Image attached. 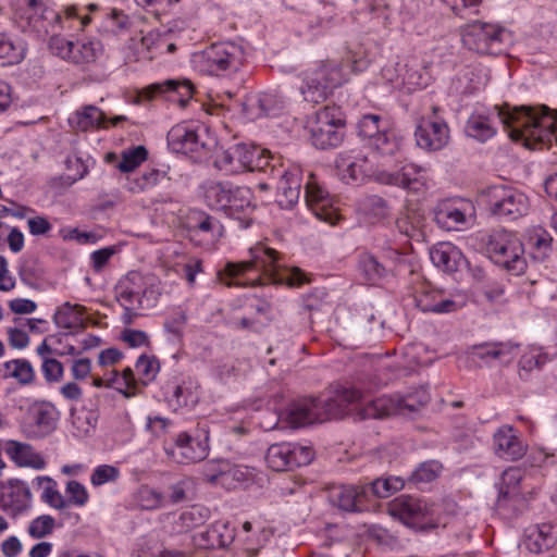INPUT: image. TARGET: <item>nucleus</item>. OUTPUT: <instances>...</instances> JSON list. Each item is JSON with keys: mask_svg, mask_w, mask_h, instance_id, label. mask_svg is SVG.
<instances>
[{"mask_svg": "<svg viewBox=\"0 0 557 557\" xmlns=\"http://www.w3.org/2000/svg\"><path fill=\"white\" fill-rule=\"evenodd\" d=\"M411 396L383 395L375 399H367L355 387L342 388L335 396L321 400L318 398H301L293 401L284 412V421L293 429L329 419H339L349 410L359 409L361 419H381L392 414H403L405 411H416L418 406L411 401Z\"/></svg>", "mask_w": 557, "mask_h": 557, "instance_id": "obj_1", "label": "nucleus"}, {"mask_svg": "<svg viewBox=\"0 0 557 557\" xmlns=\"http://www.w3.org/2000/svg\"><path fill=\"white\" fill-rule=\"evenodd\" d=\"M250 259L240 262H227L216 273V280L226 287H255L269 283L300 287L310 280L297 267H282L276 250L261 244L249 249Z\"/></svg>", "mask_w": 557, "mask_h": 557, "instance_id": "obj_2", "label": "nucleus"}, {"mask_svg": "<svg viewBox=\"0 0 557 557\" xmlns=\"http://www.w3.org/2000/svg\"><path fill=\"white\" fill-rule=\"evenodd\" d=\"M11 5L16 27L37 38L73 29L75 22L83 29L91 22L90 15H83L76 5L65 7L62 13L50 8L44 0H12Z\"/></svg>", "mask_w": 557, "mask_h": 557, "instance_id": "obj_3", "label": "nucleus"}, {"mask_svg": "<svg viewBox=\"0 0 557 557\" xmlns=\"http://www.w3.org/2000/svg\"><path fill=\"white\" fill-rule=\"evenodd\" d=\"M246 60L242 45L234 41L212 44L191 57L193 67L203 75L224 76L238 72Z\"/></svg>", "mask_w": 557, "mask_h": 557, "instance_id": "obj_4", "label": "nucleus"}, {"mask_svg": "<svg viewBox=\"0 0 557 557\" xmlns=\"http://www.w3.org/2000/svg\"><path fill=\"white\" fill-rule=\"evenodd\" d=\"M344 113L336 106H326L308 117L306 129L320 149L335 148L344 139Z\"/></svg>", "mask_w": 557, "mask_h": 557, "instance_id": "obj_5", "label": "nucleus"}, {"mask_svg": "<svg viewBox=\"0 0 557 557\" xmlns=\"http://www.w3.org/2000/svg\"><path fill=\"white\" fill-rule=\"evenodd\" d=\"M461 36L463 46L480 54H500L511 40L504 27L479 21L467 24Z\"/></svg>", "mask_w": 557, "mask_h": 557, "instance_id": "obj_6", "label": "nucleus"}, {"mask_svg": "<svg viewBox=\"0 0 557 557\" xmlns=\"http://www.w3.org/2000/svg\"><path fill=\"white\" fill-rule=\"evenodd\" d=\"M345 82L343 69L337 62H326L304 74L301 95L307 102L324 101L333 88Z\"/></svg>", "mask_w": 557, "mask_h": 557, "instance_id": "obj_7", "label": "nucleus"}, {"mask_svg": "<svg viewBox=\"0 0 557 557\" xmlns=\"http://www.w3.org/2000/svg\"><path fill=\"white\" fill-rule=\"evenodd\" d=\"M490 258L515 275H520L527 268L523 244L510 232L500 231L491 236L487 244Z\"/></svg>", "mask_w": 557, "mask_h": 557, "instance_id": "obj_8", "label": "nucleus"}, {"mask_svg": "<svg viewBox=\"0 0 557 557\" xmlns=\"http://www.w3.org/2000/svg\"><path fill=\"white\" fill-rule=\"evenodd\" d=\"M388 511L405 525L416 530L433 529L436 525L433 505L410 495L395 498L389 504Z\"/></svg>", "mask_w": 557, "mask_h": 557, "instance_id": "obj_9", "label": "nucleus"}, {"mask_svg": "<svg viewBox=\"0 0 557 557\" xmlns=\"http://www.w3.org/2000/svg\"><path fill=\"white\" fill-rule=\"evenodd\" d=\"M486 205L493 214L508 220H517L529 210L528 197L517 188L505 185H495L486 190Z\"/></svg>", "mask_w": 557, "mask_h": 557, "instance_id": "obj_10", "label": "nucleus"}, {"mask_svg": "<svg viewBox=\"0 0 557 557\" xmlns=\"http://www.w3.org/2000/svg\"><path fill=\"white\" fill-rule=\"evenodd\" d=\"M261 150L246 144H236L219 151L214 157V166L225 174L255 171L260 166Z\"/></svg>", "mask_w": 557, "mask_h": 557, "instance_id": "obj_11", "label": "nucleus"}, {"mask_svg": "<svg viewBox=\"0 0 557 557\" xmlns=\"http://www.w3.org/2000/svg\"><path fill=\"white\" fill-rule=\"evenodd\" d=\"M312 459L311 448L287 442L271 445L265 454V461L274 471H288L307 466Z\"/></svg>", "mask_w": 557, "mask_h": 557, "instance_id": "obj_12", "label": "nucleus"}, {"mask_svg": "<svg viewBox=\"0 0 557 557\" xmlns=\"http://www.w3.org/2000/svg\"><path fill=\"white\" fill-rule=\"evenodd\" d=\"M437 108H433L430 115L418 120L414 137L417 145L426 151H438L449 141V127L447 123L436 114Z\"/></svg>", "mask_w": 557, "mask_h": 557, "instance_id": "obj_13", "label": "nucleus"}, {"mask_svg": "<svg viewBox=\"0 0 557 557\" xmlns=\"http://www.w3.org/2000/svg\"><path fill=\"white\" fill-rule=\"evenodd\" d=\"M416 306L425 313H450L461 309L465 297L460 294L446 293L431 285L422 286L414 296Z\"/></svg>", "mask_w": 557, "mask_h": 557, "instance_id": "obj_14", "label": "nucleus"}, {"mask_svg": "<svg viewBox=\"0 0 557 557\" xmlns=\"http://www.w3.org/2000/svg\"><path fill=\"white\" fill-rule=\"evenodd\" d=\"M208 433L202 431L193 436L186 432L180 433L174 444L165 447L166 455L177 463H191L203 460L209 453Z\"/></svg>", "mask_w": 557, "mask_h": 557, "instance_id": "obj_15", "label": "nucleus"}, {"mask_svg": "<svg viewBox=\"0 0 557 557\" xmlns=\"http://www.w3.org/2000/svg\"><path fill=\"white\" fill-rule=\"evenodd\" d=\"M492 449L502 460L517 461L527 454L528 444L519 430L510 424H503L492 436Z\"/></svg>", "mask_w": 557, "mask_h": 557, "instance_id": "obj_16", "label": "nucleus"}, {"mask_svg": "<svg viewBox=\"0 0 557 557\" xmlns=\"http://www.w3.org/2000/svg\"><path fill=\"white\" fill-rule=\"evenodd\" d=\"M388 124L377 114H366L358 122L359 136L369 139V145L382 154L393 153L396 141L387 133Z\"/></svg>", "mask_w": 557, "mask_h": 557, "instance_id": "obj_17", "label": "nucleus"}, {"mask_svg": "<svg viewBox=\"0 0 557 557\" xmlns=\"http://www.w3.org/2000/svg\"><path fill=\"white\" fill-rule=\"evenodd\" d=\"M203 475L208 482L232 490L237 484L249 480L252 476V470L228 461L210 462L206 465Z\"/></svg>", "mask_w": 557, "mask_h": 557, "instance_id": "obj_18", "label": "nucleus"}, {"mask_svg": "<svg viewBox=\"0 0 557 557\" xmlns=\"http://www.w3.org/2000/svg\"><path fill=\"white\" fill-rule=\"evenodd\" d=\"M159 95H166L170 101H176L182 107L193 98L194 86L189 79H166L145 87L139 96L151 100Z\"/></svg>", "mask_w": 557, "mask_h": 557, "instance_id": "obj_19", "label": "nucleus"}, {"mask_svg": "<svg viewBox=\"0 0 557 557\" xmlns=\"http://www.w3.org/2000/svg\"><path fill=\"white\" fill-rule=\"evenodd\" d=\"M305 201L307 207L313 212V214L329 223H334L336 219V209L334 208V199L321 187L312 177L305 185Z\"/></svg>", "mask_w": 557, "mask_h": 557, "instance_id": "obj_20", "label": "nucleus"}, {"mask_svg": "<svg viewBox=\"0 0 557 557\" xmlns=\"http://www.w3.org/2000/svg\"><path fill=\"white\" fill-rule=\"evenodd\" d=\"M471 205L465 200H443L434 209V221L446 231H458L466 225Z\"/></svg>", "mask_w": 557, "mask_h": 557, "instance_id": "obj_21", "label": "nucleus"}, {"mask_svg": "<svg viewBox=\"0 0 557 557\" xmlns=\"http://www.w3.org/2000/svg\"><path fill=\"white\" fill-rule=\"evenodd\" d=\"M423 178L424 170L413 163H405L396 171L382 170L376 174V180L382 184L400 186L416 191L424 185Z\"/></svg>", "mask_w": 557, "mask_h": 557, "instance_id": "obj_22", "label": "nucleus"}, {"mask_svg": "<svg viewBox=\"0 0 557 557\" xmlns=\"http://www.w3.org/2000/svg\"><path fill=\"white\" fill-rule=\"evenodd\" d=\"M168 145L172 151L190 154L194 159L205 150V143L200 140L197 132L186 124H177L169 131Z\"/></svg>", "mask_w": 557, "mask_h": 557, "instance_id": "obj_23", "label": "nucleus"}, {"mask_svg": "<svg viewBox=\"0 0 557 557\" xmlns=\"http://www.w3.org/2000/svg\"><path fill=\"white\" fill-rule=\"evenodd\" d=\"M338 174L346 183L361 182L366 177L377 173L373 170V162L361 153H342L336 160Z\"/></svg>", "mask_w": 557, "mask_h": 557, "instance_id": "obj_24", "label": "nucleus"}, {"mask_svg": "<svg viewBox=\"0 0 557 557\" xmlns=\"http://www.w3.org/2000/svg\"><path fill=\"white\" fill-rule=\"evenodd\" d=\"M367 490L358 485H332L327 497L332 506L343 511L355 512L362 510Z\"/></svg>", "mask_w": 557, "mask_h": 557, "instance_id": "obj_25", "label": "nucleus"}, {"mask_svg": "<svg viewBox=\"0 0 557 557\" xmlns=\"http://www.w3.org/2000/svg\"><path fill=\"white\" fill-rule=\"evenodd\" d=\"M245 106L253 117L275 116L285 108V99L276 90L256 92L247 97Z\"/></svg>", "mask_w": 557, "mask_h": 557, "instance_id": "obj_26", "label": "nucleus"}, {"mask_svg": "<svg viewBox=\"0 0 557 557\" xmlns=\"http://www.w3.org/2000/svg\"><path fill=\"white\" fill-rule=\"evenodd\" d=\"M3 449L10 460L18 468L42 470L47 466L45 457L28 443L8 440L4 442Z\"/></svg>", "mask_w": 557, "mask_h": 557, "instance_id": "obj_27", "label": "nucleus"}, {"mask_svg": "<svg viewBox=\"0 0 557 557\" xmlns=\"http://www.w3.org/2000/svg\"><path fill=\"white\" fill-rule=\"evenodd\" d=\"M198 547L203 549L223 548L233 543L234 528L227 521L219 520L195 535Z\"/></svg>", "mask_w": 557, "mask_h": 557, "instance_id": "obj_28", "label": "nucleus"}, {"mask_svg": "<svg viewBox=\"0 0 557 557\" xmlns=\"http://www.w3.org/2000/svg\"><path fill=\"white\" fill-rule=\"evenodd\" d=\"M251 191L247 187L235 186L234 193L231 195L230 203L223 212L238 221V225L242 228H247L251 224V219L248 216L253 211L251 205Z\"/></svg>", "mask_w": 557, "mask_h": 557, "instance_id": "obj_29", "label": "nucleus"}, {"mask_svg": "<svg viewBox=\"0 0 557 557\" xmlns=\"http://www.w3.org/2000/svg\"><path fill=\"white\" fill-rule=\"evenodd\" d=\"M301 172L299 169L286 171L276 186V202L283 209L295 206L300 197Z\"/></svg>", "mask_w": 557, "mask_h": 557, "instance_id": "obj_30", "label": "nucleus"}, {"mask_svg": "<svg viewBox=\"0 0 557 557\" xmlns=\"http://www.w3.org/2000/svg\"><path fill=\"white\" fill-rule=\"evenodd\" d=\"M432 263L444 272H456L466 262L461 250L450 243H438L430 249Z\"/></svg>", "mask_w": 557, "mask_h": 557, "instance_id": "obj_31", "label": "nucleus"}, {"mask_svg": "<svg viewBox=\"0 0 557 557\" xmlns=\"http://www.w3.org/2000/svg\"><path fill=\"white\" fill-rule=\"evenodd\" d=\"M140 286H143V275L138 272L128 273L115 287L117 302L123 308H141Z\"/></svg>", "mask_w": 557, "mask_h": 557, "instance_id": "obj_32", "label": "nucleus"}, {"mask_svg": "<svg viewBox=\"0 0 557 557\" xmlns=\"http://www.w3.org/2000/svg\"><path fill=\"white\" fill-rule=\"evenodd\" d=\"M522 480V470L518 467H509L503 472L497 507L506 508L510 503L521 500L519 484Z\"/></svg>", "mask_w": 557, "mask_h": 557, "instance_id": "obj_33", "label": "nucleus"}, {"mask_svg": "<svg viewBox=\"0 0 557 557\" xmlns=\"http://www.w3.org/2000/svg\"><path fill=\"white\" fill-rule=\"evenodd\" d=\"M527 245L535 261L546 260L553 250V237L542 226H532L527 231Z\"/></svg>", "mask_w": 557, "mask_h": 557, "instance_id": "obj_34", "label": "nucleus"}, {"mask_svg": "<svg viewBox=\"0 0 557 557\" xmlns=\"http://www.w3.org/2000/svg\"><path fill=\"white\" fill-rule=\"evenodd\" d=\"M466 134L481 143L491 139L496 134V127L490 113L476 110L468 119Z\"/></svg>", "mask_w": 557, "mask_h": 557, "instance_id": "obj_35", "label": "nucleus"}, {"mask_svg": "<svg viewBox=\"0 0 557 557\" xmlns=\"http://www.w3.org/2000/svg\"><path fill=\"white\" fill-rule=\"evenodd\" d=\"M70 126L75 131L87 132L106 126L104 113L95 106H85L69 117Z\"/></svg>", "mask_w": 557, "mask_h": 557, "instance_id": "obj_36", "label": "nucleus"}, {"mask_svg": "<svg viewBox=\"0 0 557 557\" xmlns=\"http://www.w3.org/2000/svg\"><path fill=\"white\" fill-rule=\"evenodd\" d=\"M0 376L3 380L13 379L20 385L27 386L34 383L36 373L26 359H12L0 363Z\"/></svg>", "mask_w": 557, "mask_h": 557, "instance_id": "obj_37", "label": "nucleus"}, {"mask_svg": "<svg viewBox=\"0 0 557 557\" xmlns=\"http://www.w3.org/2000/svg\"><path fill=\"white\" fill-rule=\"evenodd\" d=\"M55 429V419L50 409L40 408L33 417V422L22 424L23 434L30 440L40 438Z\"/></svg>", "mask_w": 557, "mask_h": 557, "instance_id": "obj_38", "label": "nucleus"}, {"mask_svg": "<svg viewBox=\"0 0 557 557\" xmlns=\"http://www.w3.org/2000/svg\"><path fill=\"white\" fill-rule=\"evenodd\" d=\"M234 188L235 185L230 182H207L203 185L205 200L211 209L223 211L230 203Z\"/></svg>", "mask_w": 557, "mask_h": 557, "instance_id": "obj_39", "label": "nucleus"}, {"mask_svg": "<svg viewBox=\"0 0 557 557\" xmlns=\"http://www.w3.org/2000/svg\"><path fill=\"white\" fill-rule=\"evenodd\" d=\"M85 307L78 304L65 302L54 313L55 325L64 330H76L85 326Z\"/></svg>", "mask_w": 557, "mask_h": 557, "instance_id": "obj_40", "label": "nucleus"}, {"mask_svg": "<svg viewBox=\"0 0 557 557\" xmlns=\"http://www.w3.org/2000/svg\"><path fill=\"white\" fill-rule=\"evenodd\" d=\"M555 539L553 527L544 523L529 530L524 539V546L531 553L540 554L552 547Z\"/></svg>", "mask_w": 557, "mask_h": 557, "instance_id": "obj_41", "label": "nucleus"}, {"mask_svg": "<svg viewBox=\"0 0 557 557\" xmlns=\"http://www.w3.org/2000/svg\"><path fill=\"white\" fill-rule=\"evenodd\" d=\"M8 484L11 492L8 495V500L3 503V508L14 515L20 513L29 505L30 491L24 482L17 479L9 480Z\"/></svg>", "mask_w": 557, "mask_h": 557, "instance_id": "obj_42", "label": "nucleus"}, {"mask_svg": "<svg viewBox=\"0 0 557 557\" xmlns=\"http://www.w3.org/2000/svg\"><path fill=\"white\" fill-rule=\"evenodd\" d=\"M516 346L509 343H494L475 347L474 356L481 360H499L510 362L513 359Z\"/></svg>", "mask_w": 557, "mask_h": 557, "instance_id": "obj_43", "label": "nucleus"}, {"mask_svg": "<svg viewBox=\"0 0 557 557\" xmlns=\"http://www.w3.org/2000/svg\"><path fill=\"white\" fill-rule=\"evenodd\" d=\"M102 53V45L98 40L74 42L71 62L76 64L91 63Z\"/></svg>", "mask_w": 557, "mask_h": 557, "instance_id": "obj_44", "label": "nucleus"}, {"mask_svg": "<svg viewBox=\"0 0 557 557\" xmlns=\"http://www.w3.org/2000/svg\"><path fill=\"white\" fill-rule=\"evenodd\" d=\"M25 47L5 33H0V59L3 64L20 63L25 57Z\"/></svg>", "mask_w": 557, "mask_h": 557, "instance_id": "obj_45", "label": "nucleus"}, {"mask_svg": "<svg viewBox=\"0 0 557 557\" xmlns=\"http://www.w3.org/2000/svg\"><path fill=\"white\" fill-rule=\"evenodd\" d=\"M359 270L364 280L370 284H377L388 274V270L382 265L374 256L364 253L359 259Z\"/></svg>", "mask_w": 557, "mask_h": 557, "instance_id": "obj_46", "label": "nucleus"}, {"mask_svg": "<svg viewBox=\"0 0 557 557\" xmlns=\"http://www.w3.org/2000/svg\"><path fill=\"white\" fill-rule=\"evenodd\" d=\"M34 484L41 490V499L55 509L65 507V500L57 490V483L49 476H37Z\"/></svg>", "mask_w": 557, "mask_h": 557, "instance_id": "obj_47", "label": "nucleus"}, {"mask_svg": "<svg viewBox=\"0 0 557 557\" xmlns=\"http://www.w3.org/2000/svg\"><path fill=\"white\" fill-rule=\"evenodd\" d=\"M359 210L368 216L371 222L386 218L389 212L386 201L376 195L361 199L359 202Z\"/></svg>", "mask_w": 557, "mask_h": 557, "instance_id": "obj_48", "label": "nucleus"}, {"mask_svg": "<svg viewBox=\"0 0 557 557\" xmlns=\"http://www.w3.org/2000/svg\"><path fill=\"white\" fill-rule=\"evenodd\" d=\"M140 289L141 309L153 308L162 294L161 282L154 276L143 275V286H140Z\"/></svg>", "mask_w": 557, "mask_h": 557, "instance_id": "obj_49", "label": "nucleus"}, {"mask_svg": "<svg viewBox=\"0 0 557 557\" xmlns=\"http://www.w3.org/2000/svg\"><path fill=\"white\" fill-rule=\"evenodd\" d=\"M136 377L134 371L131 368H125L122 373L112 370L110 376L108 377V385L116 388L119 392L123 393L126 397H129L134 393L131 391L136 388Z\"/></svg>", "mask_w": 557, "mask_h": 557, "instance_id": "obj_50", "label": "nucleus"}, {"mask_svg": "<svg viewBox=\"0 0 557 557\" xmlns=\"http://www.w3.org/2000/svg\"><path fill=\"white\" fill-rule=\"evenodd\" d=\"M71 421L74 429V435L81 438L88 436L94 432L97 423L95 414L88 410L72 412Z\"/></svg>", "mask_w": 557, "mask_h": 557, "instance_id": "obj_51", "label": "nucleus"}, {"mask_svg": "<svg viewBox=\"0 0 557 557\" xmlns=\"http://www.w3.org/2000/svg\"><path fill=\"white\" fill-rule=\"evenodd\" d=\"M135 370L138 380L147 385L156 379L160 370V363L154 356L143 355L137 359Z\"/></svg>", "mask_w": 557, "mask_h": 557, "instance_id": "obj_52", "label": "nucleus"}, {"mask_svg": "<svg viewBox=\"0 0 557 557\" xmlns=\"http://www.w3.org/2000/svg\"><path fill=\"white\" fill-rule=\"evenodd\" d=\"M148 151L144 146H136L124 150L122 152V159L117 164V169L124 173L132 172L146 161Z\"/></svg>", "mask_w": 557, "mask_h": 557, "instance_id": "obj_53", "label": "nucleus"}, {"mask_svg": "<svg viewBox=\"0 0 557 557\" xmlns=\"http://www.w3.org/2000/svg\"><path fill=\"white\" fill-rule=\"evenodd\" d=\"M405 485L400 476L381 478L371 483L372 493L380 498H387L392 494L400 491Z\"/></svg>", "mask_w": 557, "mask_h": 557, "instance_id": "obj_54", "label": "nucleus"}, {"mask_svg": "<svg viewBox=\"0 0 557 557\" xmlns=\"http://www.w3.org/2000/svg\"><path fill=\"white\" fill-rule=\"evenodd\" d=\"M55 519L49 515H41L33 519L27 528V533L35 540L44 539L53 533Z\"/></svg>", "mask_w": 557, "mask_h": 557, "instance_id": "obj_55", "label": "nucleus"}, {"mask_svg": "<svg viewBox=\"0 0 557 557\" xmlns=\"http://www.w3.org/2000/svg\"><path fill=\"white\" fill-rule=\"evenodd\" d=\"M121 476L120 469L112 465L97 466L90 475V483L98 487L107 483H114Z\"/></svg>", "mask_w": 557, "mask_h": 557, "instance_id": "obj_56", "label": "nucleus"}, {"mask_svg": "<svg viewBox=\"0 0 557 557\" xmlns=\"http://www.w3.org/2000/svg\"><path fill=\"white\" fill-rule=\"evenodd\" d=\"M165 178V172L160 170H150L134 180L129 185V190L133 193H140L148 190L158 185Z\"/></svg>", "mask_w": 557, "mask_h": 557, "instance_id": "obj_57", "label": "nucleus"}, {"mask_svg": "<svg viewBox=\"0 0 557 557\" xmlns=\"http://www.w3.org/2000/svg\"><path fill=\"white\" fill-rule=\"evenodd\" d=\"M136 499L143 509L152 510L162 506L164 497L158 491L145 485L138 490Z\"/></svg>", "mask_w": 557, "mask_h": 557, "instance_id": "obj_58", "label": "nucleus"}, {"mask_svg": "<svg viewBox=\"0 0 557 557\" xmlns=\"http://www.w3.org/2000/svg\"><path fill=\"white\" fill-rule=\"evenodd\" d=\"M442 466L434 460L421 463L411 474L410 480L414 483H429L436 479Z\"/></svg>", "mask_w": 557, "mask_h": 557, "instance_id": "obj_59", "label": "nucleus"}, {"mask_svg": "<svg viewBox=\"0 0 557 557\" xmlns=\"http://www.w3.org/2000/svg\"><path fill=\"white\" fill-rule=\"evenodd\" d=\"M65 493L69 497V503L78 507L85 506L89 499L86 487L75 480L67 482Z\"/></svg>", "mask_w": 557, "mask_h": 557, "instance_id": "obj_60", "label": "nucleus"}, {"mask_svg": "<svg viewBox=\"0 0 557 557\" xmlns=\"http://www.w3.org/2000/svg\"><path fill=\"white\" fill-rule=\"evenodd\" d=\"M58 34L59 33L50 34L49 49L53 54L71 61L74 42L66 40Z\"/></svg>", "mask_w": 557, "mask_h": 557, "instance_id": "obj_61", "label": "nucleus"}, {"mask_svg": "<svg viewBox=\"0 0 557 557\" xmlns=\"http://www.w3.org/2000/svg\"><path fill=\"white\" fill-rule=\"evenodd\" d=\"M451 10L461 17L478 14L481 0H444Z\"/></svg>", "mask_w": 557, "mask_h": 557, "instance_id": "obj_62", "label": "nucleus"}, {"mask_svg": "<svg viewBox=\"0 0 557 557\" xmlns=\"http://www.w3.org/2000/svg\"><path fill=\"white\" fill-rule=\"evenodd\" d=\"M41 371L47 382H59L63 377V364L54 358H44Z\"/></svg>", "mask_w": 557, "mask_h": 557, "instance_id": "obj_63", "label": "nucleus"}, {"mask_svg": "<svg viewBox=\"0 0 557 557\" xmlns=\"http://www.w3.org/2000/svg\"><path fill=\"white\" fill-rule=\"evenodd\" d=\"M121 339L132 348L149 346L150 344L149 336L146 332L134 329L123 330Z\"/></svg>", "mask_w": 557, "mask_h": 557, "instance_id": "obj_64", "label": "nucleus"}]
</instances>
